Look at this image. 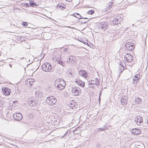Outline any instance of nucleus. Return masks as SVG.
<instances>
[{"instance_id":"obj_1","label":"nucleus","mask_w":148,"mask_h":148,"mask_svg":"<svg viewBox=\"0 0 148 148\" xmlns=\"http://www.w3.org/2000/svg\"><path fill=\"white\" fill-rule=\"evenodd\" d=\"M55 85H57V87L59 90H62L64 89L66 86L65 82L63 79L58 78L56 79L55 82Z\"/></svg>"},{"instance_id":"obj_2","label":"nucleus","mask_w":148,"mask_h":148,"mask_svg":"<svg viewBox=\"0 0 148 148\" xmlns=\"http://www.w3.org/2000/svg\"><path fill=\"white\" fill-rule=\"evenodd\" d=\"M45 101L46 102L48 105L53 106L56 104L57 99L55 97L50 96L47 97Z\"/></svg>"},{"instance_id":"obj_3","label":"nucleus","mask_w":148,"mask_h":148,"mask_svg":"<svg viewBox=\"0 0 148 148\" xmlns=\"http://www.w3.org/2000/svg\"><path fill=\"white\" fill-rule=\"evenodd\" d=\"M42 70L46 72H50L52 69V66L50 63H46L42 65Z\"/></svg>"},{"instance_id":"obj_4","label":"nucleus","mask_w":148,"mask_h":148,"mask_svg":"<svg viewBox=\"0 0 148 148\" xmlns=\"http://www.w3.org/2000/svg\"><path fill=\"white\" fill-rule=\"evenodd\" d=\"M72 93L75 96H78L81 93V90L79 88L76 87H72L71 89Z\"/></svg>"},{"instance_id":"obj_5","label":"nucleus","mask_w":148,"mask_h":148,"mask_svg":"<svg viewBox=\"0 0 148 148\" xmlns=\"http://www.w3.org/2000/svg\"><path fill=\"white\" fill-rule=\"evenodd\" d=\"M125 49L129 51H132L134 48V44H132L129 42H126L125 44Z\"/></svg>"},{"instance_id":"obj_6","label":"nucleus","mask_w":148,"mask_h":148,"mask_svg":"<svg viewBox=\"0 0 148 148\" xmlns=\"http://www.w3.org/2000/svg\"><path fill=\"white\" fill-rule=\"evenodd\" d=\"M124 58L127 62H131L133 60V56L131 54L127 53L125 55Z\"/></svg>"},{"instance_id":"obj_7","label":"nucleus","mask_w":148,"mask_h":148,"mask_svg":"<svg viewBox=\"0 0 148 148\" xmlns=\"http://www.w3.org/2000/svg\"><path fill=\"white\" fill-rule=\"evenodd\" d=\"M13 117L14 119L18 121L21 120L23 118V116L20 113H15L14 114Z\"/></svg>"},{"instance_id":"obj_8","label":"nucleus","mask_w":148,"mask_h":148,"mask_svg":"<svg viewBox=\"0 0 148 148\" xmlns=\"http://www.w3.org/2000/svg\"><path fill=\"white\" fill-rule=\"evenodd\" d=\"M79 75L84 78L86 79L88 77V73L84 70H80L78 71Z\"/></svg>"},{"instance_id":"obj_9","label":"nucleus","mask_w":148,"mask_h":148,"mask_svg":"<svg viewBox=\"0 0 148 148\" xmlns=\"http://www.w3.org/2000/svg\"><path fill=\"white\" fill-rule=\"evenodd\" d=\"M109 25L107 22H103L100 23L99 28L103 30L107 29Z\"/></svg>"},{"instance_id":"obj_10","label":"nucleus","mask_w":148,"mask_h":148,"mask_svg":"<svg viewBox=\"0 0 148 148\" xmlns=\"http://www.w3.org/2000/svg\"><path fill=\"white\" fill-rule=\"evenodd\" d=\"M2 91L4 94L5 95H9L11 92L10 89L7 87H3L2 88Z\"/></svg>"},{"instance_id":"obj_11","label":"nucleus","mask_w":148,"mask_h":148,"mask_svg":"<svg viewBox=\"0 0 148 148\" xmlns=\"http://www.w3.org/2000/svg\"><path fill=\"white\" fill-rule=\"evenodd\" d=\"M34 80L32 79H29L25 81V85L28 87H30L34 83Z\"/></svg>"},{"instance_id":"obj_12","label":"nucleus","mask_w":148,"mask_h":148,"mask_svg":"<svg viewBox=\"0 0 148 148\" xmlns=\"http://www.w3.org/2000/svg\"><path fill=\"white\" fill-rule=\"evenodd\" d=\"M100 82L97 78H95V80H91L89 81V84L90 85H95L98 86Z\"/></svg>"},{"instance_id":"obj_13","label":"nucleus","mask_w":148,"mask_h":148,"mask_svg":"<svg viewBox=\"0 0 148 148\" xmlns=\"http://www.w3.org/2000/svg\"><path fill=\"white\" fill-rule=\"evenodd\" d=\"M141 132L140 129H139L134 128L132 129V134L134 135L139 134L141 133Z\"/></svg>"},{"instance_id":"obj_14","label":"nucleus","mask_w":148,"mask_h":148,"mask_svg":"<svg viewBox=\"0 0 148 148\" xmlns=\"http://www.w3.org/2000/svg\"><path fill=\"white\" fill-rule=\"evenodd\" d=\"M127 98L126 96H123L121 99V102L122 105H126L127 104Z\"/></svg>"},{"instance_id":"obj_15","label":"nucleus","mask_w":148,"mask_h":148,"mask_svg":"<svg viewBox=\"0 0 148 148\" xmlns=\"http://www.w3.org/2000/svg\"><path fill=\"white\" fill-rule=\"evenodd\" d=\"M143 121L142 117L137 116L135 118V121L137 125H139Z\"/></svg>"},{"instance_id":"obj_16","label":"nucleus","mask_w":148,"mask_h":148,"mask_svg":"<svg viewBox=\"0 0 148 148\" xmlns=\"http://www.w3.org/2000/svg\"><path fill=\"white\" fill-rule=\"evenodd\" d=\"M140 75L137 74L135 75L133 78V83L134 84H136L138 82L140 78Z\"/></svg>"},{"instance_id":"obj_17","label":"nucleus","mask_w":148,"mask_h":148,"mask_svg":"<svg viewBox=\"0 0 148 148\" xmlns=\"http://www.w3.org/2000/svg\"><path fill=\"white\" fill-rule=\"evenodd\" d=\"M76 83L82 87L84 88L85 86V82L79 80L75 81Z\"/></svg>"},{"instance_id":"obj_18","label":"nucleus","mask_w":148,"mask_h":148,"mask_svg":"<svg viewBox=\"0 0 148 148\" xmlns=\"http://www.w3.org/2000/svg\"><path fill=\"white\" fill-rule=\"evenodd\" d=\"M134 148H145L144 144L141 142H139L135 145Z\"/></svg>"},{"instance_id":"obj_19","label":"nucleus","mask_w":148,"mask_h":148,"mask_svg":"<svg viewBox=\"0 0 148 148\" xmlns=\"http://www.w3.org/2000/svg\"><path fill=\"white\" fill-rule=\"evenodd\" d=\"M28 102L29 104L31 106H34V105L35 104V100H33L32 99H29Z\"/></svg>"},{"instance_id":"obj_20","label":"nucleus","mask_w":148,"mask_h":148,"mask_svg":"<svg viewBox=\"0 0 148 148\" xmlns=\"http://www.w3.org/2000/svg\"><path fill=\"white\" fill-rule=\"evenodd\" d=\"M134 101L136 104H140L142 102V100L139 97H136L134 99Z\"/></svg>"},{"instance_id":"obj_21","label":"nucleus","mask_w":148,"mask_h":148,"mask_svg":"<svg viewBox=\"0 0 148 148\" xmlns=\"http://www.w3.org/2000/svg\"><path fill=\"white\" fill-rule=\"evenodd\" d=\"M65 6V5L64 4L59 3L56 6V7L57 9L60 8L61 9H62L63 8H64Z\"/></svg>"},{"instance_id":"obj_22","label":"nucleus","mask_w":148,"mask_h":148,"mask_svg":"<svg viewBox=\"0 0 148 148\" xmlns=\"http://www.w3.org/2000/svg\"><path fill=\"white\" fill-rule=\"evenodd\" d=\"M71 15L79 19H82V16L79 13H75L72 14H71Z\"/></svg>"},{"instance_id":"obj_23","label":"nucleus","mask_w":148,"mask_h":148,"mask_svg":"<svg viewBox=\"0 0 148 148\" xmlns=\"http://www.w3.org/2000/svg\"><path fill=\"white\" fill-rule=\"evenodd\" d=\"M120 18L119 17H116L115 18H114L113 20V23L117 25L119 23V21Z\"/></svg>"},{"instance_id":"obj_24","label":"nucleus","mask_w":148,"mask_h":148,"mask_svg":"<svg viewBox=\"0 0 148 148\" xmlns=\"http://www.w3.org/2000/svg\"><path fill=\"white\" fill-rule=\"evenodd\" d=\"M114 3L113 2H109L107 3L106 5V7L107 9H110L112 8Z\"/></svg>"},{"instance_id":"obj_25","label":"nucleus","mask_w":148,"mask_h":148,"mask_svg":"<svg viewBox=\"0 0 148 148\" xmlns=\"http://www.w3.org/2000/svg\"><path fill=\"white\" fill-rule=\"evenodd\" d=\"M82 19H86V20L85 21L83 20L82 21L81 23L82 24L83 23L84 24L87 23V22H88L89 21V20L88 19V18H87L82 17Z\"/></svg>"},{"instance_id":"obj_26","label":"nucleus","mask_w":148,"mask_h":148,"mask_svg":"<svg viewBox=\"0 0 148 148\" xmlns=\"http://www.w3.org/2000/svg\"><path fill=\"white\" fill-rule=\"evenodd\" d=\"M77 106V105H75V103H73L69 104V106L70 107L71 109H73L74 107H75L76 108L77 107H76Z\"/></svg>"},{"instance_id":"obj_27","label":"nucleus","mask_w":148,"mask_h":148,"mask_svg":"<svg viewBox=\"0 0 148 148\" xmlns=\"http://www.w3.org/2000/svg\"><path fill=\"white\" fill-rule=\"evenodd\" d=\"M35 94L37 97H40L42 95L41 92L39 91H36L35 92Z\"/></svg>"},{"instance_id":"obj_28","label":"nucleus","mask_w":148,"mask_h":148,"mask_svg":"<svg viewBox=\"0 0 148 148\" xmlns=\"http://www.w3.org/2000/svg\"><path fill=\"white\" fill-rule=\"evenodd\" d=\"M29 5L31 6L35 7L37 6L36 3L33 1H31L29 2Z\"/></svg>"},{"instance_id":"obj_29","label":"nucleus","mask_w":148,"mask_h":148,"mask_svg":"<svg viewBox=\"0 0 148 148\" xmlns=\"http://www.w3.org/2000/svg\"><path fill=\"white\" fill-rule=\"evenodd\" d=\"M95 11L93 10H90L88 11L87 13L89 14H92L94 13Z\"/></svg>"},{"instance_id":"obj_30","label":"nucleus","mask_w":148,"mask_h":148,"mask_svg":"<svg viewBox=\"0 0 148 148\" xmlns=\"http://www.w3.org/2000/svg\"><path fill=\"white\" fill-rule=\"evenodd\" d=\"M5 103L4 102L0 101V108H2L4 107Z\"/></svg>"},{"instance_id":"obj_31","label":"nucleus","mask_w":148,"mask_h":148,"mask_svg":"<svg viewBox=\"0 0 148 148\" xmlns=\"http://www.w3.org/2000/svg\"><path fill=\"white\" fill-rule=\"evenodd\" d=\"M57 62L58 63L62 65L63 66H64L63 64H64V62L61 60H57Z\"/></svg>"},{"instance_id":"obj_32","label":"nucleus","mask_w":148,"mask_h":148,"mask_svg":"<svg viewBox=\"0 0 148 148\" xmlns=\"http://www.w3.org/2000/svg\"><path fill=\"white\" fill-rule=\"evenodd\" d=\"M22 25L23 26H27V25L28 24L26 22H23L22 23Z\"/></svg>"},{"instance_id":"obj_33","label":"nucleus","mask_w":148,"mask_h":148,"mask_svg":"<svg viewBox=\"0 0 148 148\" xmlns=\"http://www.w3.org/2000/svg\"><path fill=\"white\" fill-rule=\"evenodd\" d=\"M35 104L34 105V106H37L38 104H39V102L37 100H35Z\"/></svg>"},{"instance_id":"obj_34","label":"nucleus","mask_w":148,"mask_h":148,"mask_svg":"<svg viewBox=\"0 0 148 148\" xmlns=\"http://www.w3.org/2000/svg\"><path fill=\"white\" fill-rule=\"evenodd\" d=\"M25 10L27 14H29L31 13L30 10Z\"/></svg>"},{"instance_id":"obj_35","label":"nucleus","mask_w":148,"mask_h":148,"mask_svg":"<svg viewBox=\"0 0 148 148\" xmlns=\"http://www.w3.org/2000/svg\"><path fill=\"white\" fill-rule=\"evenodd\" d=\"M69 60L70 62H71V61L73 60V57L70 56L69 58Z\"/></svg>"},{"instance_id":"obj_36","label":"nucleus","mask_w":148,"mask_h":148,"mask_svg":"<svg viewBox=\"0 0 148 148\" xmlns=\"http://www.w3.org/2000/svg\"><path fill=\"white\" fill-rule=\"evenodd\" d=\"M100 130L101 131H104L105 130V129L104 128H99L98 130Z\"/></svg>"},{"instance_id":"obj_37","label":"nucleus","mask_w":148,"mask_h":148,"mask_svg":"<svg viewBox=\"0 0 148 148\" xmlns=\"http://www.w3.org/2000/svg\"><path fill=\"white\" fill-rule=\"evenodd\" d=\"M44 55L43 53H41L40 55V57H42V56H43L41 58V59H42L43 58V57H44Z\"/></svg>"},{"instance_id":"obj_38","label":"nucleus","mask_w":148,"mask_h":148,"mask_svg":"<svg viewBox=\"0 0 148 148\" xmlns=\"http://www.w3.org/2000/svg\"><path fill=\"white\" fill-rule=\"evenodd\" d=\"M69 74H70V75H71V77H72V76L73 75L72 74V73H71L70 72H69Z\"/></svg>"},{"instance_id":"obj_39","label":"nucleus","mask_w":148,"mask_h":148,"mask_svg":"<svg viewBox=\"0 0 148 148\" xmlns=\"http://www.w3.org/2000/svg\"><path fill=\"white\" fill-rule=\"evenodd\" d=\"M66 1L68 2H70L72 1V0H66Z\"/></svg>"},{"instance_id":"obj_40","label":"nucleus","mask_w":148,"mask_h":148,"mask_svg":"<svg viewBox=\"0 0 148 148\" xmlns=\"http://www.w3.org/2000/svg\"><path fill=\"white\" fill-rule=\"evenodd\" d=\"M26 6L27 7V6H28V7H29V5L28 4H27V3H26Z\"/></svg>"},{"instance_id":"obj_41","label":"nucleus","mask_w":148,"mask_h":148,"mask_svg":"<svg viewBox=\"0 0 148 148\" xmlns=\"http://www.w3.org/2000/svg\"><path fill=\"white\" fill-rule=\"evenodd\" d=\"M9 65L10 67H12V65L11 64H9Z\"/></svg>"},{"instance_id":"obj_42","label":"nucleus","mask_w":148,"mask_h":148,"mask_svg":"<svg viewBox=\"0 0 148 148\" xmlns=\"http://www.w3.org/2000/svg\"><path fill=\"white\" fill-rule=\"evenodd\" d=\"M100 97H99V103H100Z\"/></svg>"},{"instance_id":"obj_43","label":"nucleus","mask_w":148,"mask_h":148,"mask_svg":"<svg viewBox=\"0 0 148 148\" xmlns=\"http://www.w3.org/2000/svg\"><path fill=\"white\" fill-rule=\"evenodd\" d=\"M147 125H148V119H147Z\"/></svg>"},{"instance_id":"obj_44","label":"nucleus","mask_w":148,"mask_h":148,"mask_svg":"<svg viewBox=\"0 0 148 148\" xmlns=\"http://www.w3.org/2000/svg\"><path fill=\"white\" fill-rule=\"evenodd\" d=\"M117 33H116L114 35H115H115H117Z\"/></svg>"},{"instance_id":"obj_45","label":"nucleus","mask_w":148,"mask_h":148,"mask_svg":"<svg viewBox=\"0 0 148 148\" xmlns=\"http://www.w3.org/2000/svg\"><path fill=\"white\" fill-rule=\"evenodd\" d=\"M65 134H64V136H65Z\"/></svg>"}]
</instances>
